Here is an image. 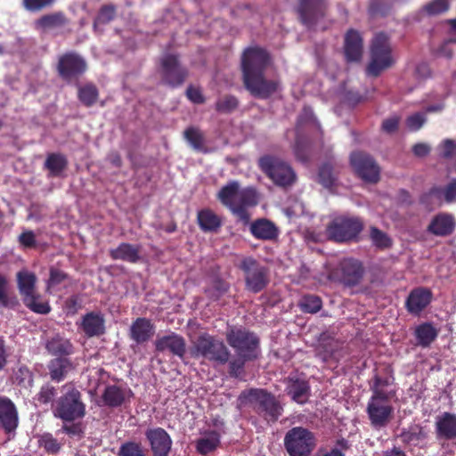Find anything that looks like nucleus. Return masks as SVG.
I'll return each instance as SVG.
<instances>
[{
    "label": "nucleus",
    "instance_id": "1",
    "mask_svg": "<svg viewBox=\"0 0 456 456\" xmlns=\"http://www.w3.org/2000/svg\"><path fill=\"white\" fill-rule=\"evenodd\" d=\"M237 182H230V210L243 226L249 225L251 235L261 240H275L280 234L277 225L267 218H258L250 223V209L259 202V195L253 188L239 191Z\"/></svg>",
    "mask_w": 456,
    "mask_h": 456
},
{
    "label": "nucleus",
    "instance_id": "2",
    "mask_svg": "<svg viewBox=\"0 0 456 456\" xmlns=\"http://www.w3.org/2000/svg\"><path fill=\"white\" fill-rule=\"evenodd\" d=\"M62 395L53 405V414L63 423H71L82 419L86 414V406L81 392L73 385L62 387Z\"/></svg>",
    "mask_w": 456,
    "mask_h": 456
},
{
    "label": "nucleus",
    "instance_id": "3",
    "mask_svg": "<svg viewBox=\"0 0 456 456\" xmlns=\"http://www.w3.org/2000/svg\"><path fill=\"white\" fill-rule=\"evenodd\" d=\"M240 405L249 404L267 421L274 422L281 415L282 407L275 397L263 389L244 391L239 397Z\"/></svg>",
    "mask_w": 456,
    "mask_h": 456
},
{
    "label": "nucleus",
    "instance_id": "4",
    "mask_svg": "<svg viewBox=\"0 0 456 456\" xmlns=\"http://www.w3.org/2000/svg\"><path fill=\"white\" fill-rule=\"evenodd\" d=\"M230 346H232L236 354L239 356L238 361L230 362V376H238L239 370L242 368L244 362L248 359L256 357L258 351L257 338L248 332L233 331L230 332Z\"/></svg>",
    "mask_w": 456,
    "mask_h": 456
},
{
    "label": "nucleus",
    "instance_id": "5",
    "mask_svg": "<svg viewBox=\"0 0 456 456\" xmlns=\"http://www.w3.org/2000/svg\"><path fill=\"white\" fill-rule=\"evenodd\" d=\"M158 73L161 84L172 88L183 85L189 77V70L182 64L179 54L170 53L159 59Z\"/></svg>",
    "mask_w": 456,
    "mask_h": 456
},
{
    "label": "nucleus",
    "instance_id": "6",
    "mask_svg": "<svg viewBox=\"0 0 456 456\" xmlns=\"http://www.w3.org/2000/svg\"><path fill=\"white\" fill-rule=\"evenodd\" d=\"M395 62L388 37L383 34L374 37L370 47V61L367 67V74L377 77Z\"/></svg>",
    "mask_w": 456,
    "mask_h": 456
},
{
    "label": "nucleus",
    "instance_id": "7",
    "mask_svg": "<svg viewBox=\"0 0 456 456\" xmlns=\"http://www.w3.org/2000/svg\"><path fill=\"white\" fill-rule=\"evenodd\" d=\"M284 446L289 456H309L316 446V438L309 429L295 427L286 433Z\"/></svg>",
    "mask_w": 456,
    "mask_h": 456
},
{
    "label": "nucleus",
    "instance_id": "8",
    "mask_svg": "<svg viewBox=\"0 0 456 456\" xmlns=\"http://www.w3.org/2000/svg\"><path fill=\"white\" fill-rule=\"evenodd\" d=\"M193 357H203L218 363L228 361V351L222 341L204 333L197 338L191 348Z\"/></svg>",
    "mask_w": 456,
    "mask_h": 456
},
{
    "label": "nucleus",
    "instance_id": "9",
    "mask_svg": "<svg viewBox=\"0 0 456 456\" xmlns=\"http://www.w3.org/2000/svg\"><path fill=\"white\" fill-rule=\"evenodd\" d=\"M259 167L275 184L282 187L291 186L297 179L292 167L279 158L264 156L259 161Z\"/></svg>",
    "mask_w": 456,
    "mask_h": 456
},
{
    "label": "nucleus",
    "instance_id": "10",
    "mask_svg": "<svg viewBox=\"0 0 456 456\" xmlns=\"http://www.w3.org/2000/svg\"><path fill=\"white\" fill-rule=\"evenodd\" d=\"M243 271L246 289L253 293H258L268 284V270L253 257H243L237 264Z\"/></svg>",
    "mask_w": 456,
    "mask_h": 456
},
{
    "label": "nucleus",
    "instance_id": "11",
    "mask_svg": "<svg viewBox=\"0 0 456 456\" xmlns=\"http://www.w3.org/2000/svg\"><path fill=\"white\" fill-rule=\"evenodd\" d=\"M362 226V223L358 218L338 216L328 225L327 235L330 240L338 242L349 241L358 236Z\"/></svg>",
    "mask_w": 456,
    "mask_h": 456
},
{
    "label": "nucleus",
    "instance_id": "12",
    "mask_svg": "<svg viewBox=\"0 0 456 456\" xmlns=\"http://www.w3.org/2000/svg\"><path fill=\"white\" fill-rule=\"evenodd\" d=\"M86 69L87 64L85 59L73 51L60 55L56 65L58 75L66 81L78 78Z\"/></svg>",
    "mask_w": 456,
    "mask_h": 456
},
{
    "label": "nucleus",
    "instance_id": "13",
    "mask_svg": "<svg viewBox=\"0 0 456 456\" xmlns=\"http://www.w3.org/2000/svg\"><path fill=\"white\" fill-rule=\"evenodd\" d=\"M269 64L270 56L265 50L260 47L246 49L242 56L243 78L264 73Z\"/></svg>",
    "mask_w": 456,
    "mask_h": 456
},
{
    "label": "nucleus",
    "instance_id": "14",
    "mask_svg": "<svg viewBox=\"0 0 456 456\" xmlns=\"http://www.w3.org/2000/svg\"><path fill=\"white\" fill-rule=\"evenodd\" d=\"M350 162L356 174L363 181L375 183L379 180L380 168L369 154L362 151L353 152Z\"/></svg>",
    "mask_w": 456,
    "mask_h": 456
},
{
    "label": "nucleus",
    "instance_id": "15",
    "mask_svg": "<svg viewBox=\"0 0 456 456\" xmlns=\"http://www.w3.org/2000/svg\"><path fill=\"white\" fill-rule=\"evenodd\" d=\"M244 84L253 96L260 99H267L281 90L278 78L267 79L264 73L244 79Z\"/></svg>",
    "mask_w": 456,
    "mask_h": 456
},
{
    "label": "nucleus",
    "instance_id": "16",
    "mask_svg": "<svg viewBox=\"0 0 456 456\" xmlns=\"http://www.w3.org/2000/svg\"><path fill=\"white\" fill-rule=\"evenodd\" d=\"M152 456H169L173 441L170 435L160 427L150 428L144 433Z\"/></svg>",
    "mask_w": 456,
    "mask_h": 456
},
{
    "label": "nucleus",
    "instance_id": "17",
    "mask_svg": "<svg viewBox=\"0 0 456 456\" xmlns=\"http://www.w3.org/2000/svg\"><path fill=\"white\" fill-rule=\"evenodd\" d=\"M19 425V413L14 403L0 395V429L7 435L13 433Z\"/></svg>",
    "mask_w": 456,
    "mask_h": 456
},
{
    "label": "nucleus",
    "instance_id": "18",
    "mask_svg": "<svg viewBox=\"0 0 456 456\" xmlns=\"http://www.w3.org/2000/svg\"><path fill=\"white\" fill-rule=\"evenodd\" d=\"M367 413L371 425L376 428H380L389 422L393 407L387 402L370 400L367 405Z\"/></svg>",
    "mask_w": 456,
    "mask_h": 456
},
{
    "label": "nucleus",
    "instance_id": "19",
    "mask_svg": "<svg viewBox=\"0 0 456 456\" xmlns=\"http://www.w3.org/2000/svg\"><path fill=\"white\" fill-rule=\"evenodd\" d=\"M155 349L158 352L168 351L183 359L186 353V342L181 335L171 332L155 340Z\"/></svg>",
    "mask_w": 456,
    "mask_h": 456
},
{
    "label": "nucleus",
    "instance_id": "20",
    "mask_svg": "<svg viewBox=\"0 0 456 456\" xmlns=\"http://www.w3.org/2000/svg\"><path fill=\"white\" fill-rule=\"evenodd\" d=\"M297 12L307 27L314 25L324 13V0H300Z\"/></svg>",
    "mask_w": 456,
    "mask_h": 456
},
{
    "label": "nucleus",
    "instance_id": "21",
    "mask_svg": "<svg viewBox=\"0 0 456 456\" xmlns=\"http://www.w3.org/2000/svg\"><path fill=\"white\" fill-rule=\"evenodd\" d=\"M133 396V392L130 388L122 387L117 385H109L105 387L102 400L105 406L110 408H118L129 401Z\"/></svg>",
    "mask_w": 456,
    "mask_h": 456
},
{
    "label": "nucleus",
    "instance_id": "22",
    "mask_svg": "<svg viewBox=\"0 0 456 456\" xmlns=\"http://www.w3.org/2000/svg\"><path fill=\"white\" fill-rule=\"evenodd\" d=\"M155 333V327L151 320L139 317L135 319L129 330V336L132 340L137 344L148 342Z\"/></svg>",
    "mask_w": 456,
    "mask_h": 456
},
{
    "label": "nucleus",
    "instance_id": "23",
    "mask_svg": "<svg viewBox=\"0 0 456 456\" xmlns=\"http://www.w3.org/2000/svg\"><path fill=\"white\" fill-rule=\"evenodd\" d=\"M81 329L87 338L99 337L105 333V320L101 313L90 312L82 317Z\"/></svg>",
    "mask_w": 456,
    "mask_h": 456
},
{
    "label": "nucleus",
    "instance_id": "24",
    "mask_svg": "<svg viewBox=\"0 0 456 456\" xmlns=\"http://www.w3.org/2000/svg\"><path fill=\"white\" fill-rule=\"evenodd\" d=\"M341 280L347 286L358 284L363 275L362 264L355 259L347 258L340 262Z\"/></svg>",
    "mask_w": 456,
    "mask_h": 456
},
{
    "label": "nucleus",
    "instance_id": "25",
    "mask_svg": "<svg viewBox=\"0 0 456 456\" xmlns=\"http://www.w3.org/2000/svg\"><path fill=\"white\" fill-rule=\"evenodd\" d=\"M141 246L122 242L117 248L109 250L112 260H120L130 264H136L141 260Z\"/></svg>",
    "mask_w": 456,
    "mask_h": 456
},
{
    "label": "nucleus",
    "instance_id": "26",
    "mask_svg": "<svg viewBox=\"0 0 456 456\" xmlns=\"http://www.w3.org/2000/svg\"><path fill=\"white\" fill-rule=\"evenodd\" d=\"M69 20L62 12H54L42 15L35 20V28L41 32L61 28L69 24Z\"/></svg>",
    "mask_w": 456,
    "mask_h": 456
},
{
    "label": "nucleus",
    "instance_id": "27",
    "mask_svg": "<svg viewBox=\"0 0 456 456\" xmlns=\"http://www.w3.org/2000/svg\"><path fill=\"white\" fill-rule=\"evenodd\" d=\"M344 49L347 61H361L363 52L362 39L356 30L351 29L346 33Z\"/></svg>",
    "mask_w": 456,
    "mask_h": 456
},
{
    "label": "nucleus",
    "instance_id": "28",
    "mask_svg": "<svg viewBox=\"0 0 456 456\" xmlns=\"http://www.w3.org/2000/svg\"><path fill=\"white\" fill-rule=\"evenodd\" d=\"M75 366L68 357H55L47 364L48 373L51 380L60 383L66 379L69 372L74 370Z\"/></svg>",
    "mask_w": 456,
    "mask_h": 456
},
{
    "label": "nucleus",
    "instance_id": "29",
    "mask_svg": "<svg viewBox=\"0 0 456 456\" xmlns=\"http://www.w3.org/2000/svg\"><path fill=\"white\" fill-rule=\"evenodd\" d=\"M431 292L423 288L413 289L407 297L406 307L412 314H419L431 301Z\"/></svg>",
    "mask_w": 456,
    "mask_h": 456
},
{
    "label": "nucleus",
    "instance_id": "30",
    "mask_svg": "<svg viewBox=\"0 0 456 456\" xmlns=\"http://www.w3.org/2000/svg\"><path fill=\"white\" fill-rule=\"evenodd\" d=\"M455 221L452 215L441 213L430 222L428 231L436 236H446L452 232Z\"/></svg>",
    "mask_w": 456,
    "mask_h": 456
},
{
    "label": "nucleus",
    "instance_id": "31",
    "mask_svg": "<svg viewBox=\"0 0 456 456\" xmlns=\"http://www.w3.org/2000/svg\"><path fill=\"white\" fill-rule=\"evenodd\" d=\"M197 223L203 232L216 233L222 226V218L213 210L204 208L198 211Z\"/></svg>",
    "mask_w": 456,
    "mask_h": 456
},
{
    "label": "nucleus",
    "instance_id": "32",
    "mask_svg": "<svg viewBox=\"0 0 456 456\" xmlns=\"http://www.w3.org/2000/svg\"><path fill=\"white\" fill-rule=\"evenodd\" d=\"M428 199H436L440 205L443 201L452 203L456 201V179L452 180L444 187H434L429 192L422 198L423 202H428Z\"/></svg>",
    "mask_w": 456,
    "mask_h": 456
},
{
    "label": "nucleus",
    "instance_id": "33",
    "mask_svg": "<svg viewBox=\"0 0 456 456\" xmlns=\"http://www.w3.org/2000/svg\"><path fill=\"white\" fill-rule=\"evenodd\" d=\"M47 352L56 357H68L74 353V346L68 339L60 335L49 338L45 344Z\"/></svg>",
    "mask_w": 456,
    "mask_h": 456
},
{
    "label": "nucleus",
    "instance_id": "34",
    "mask_svg": "<svg viewBox=\"0 0 456 456\" xmlns=\"http://www.w3.org/2000/svg\"><path fill=\"white\" fill-rule=\"evenodd\" d=\"M287 393L297 403H305L309 397V386L304 379L289 377L286 387Z\"/></svg>",
    "mask_w": 456,
    "mask_h": 456
},
{
    "label": "nucleus",
    "instance_id": "35",
    "mask_svg": "<svg viewBox=\"0 0 456 456\" xmlns=\"http://www.w3.org/2000/svg\"><path fill=\"white\" fill-rule=\"evenodd\" d=\"M17 286L20 296L27 298L37 293V275L28 270H21L16 274Z\"/></svg>",
    "mask_w": 456,
    "mask_h": 456
},
{
    "label": "nucleus",
    "instance_id": "36",
    "mask_svg": "<svg viewBox=\"0 0 456 456\" xmlns=\"http://www.w3.org/2000/svg\"><path fill=\"white\" fill-rule=\"evenodd\" d=\"M437 436L444 439L456 438V416L451 413H444L438 417L436 422Z\"/></svg>",
    "mask_w": 456,
    "mask_h": 456
},
{
    "label": "nucleus",
    "instance_id": "37",
    "mask_svg": "<svg viewBox=\"0 0 456 456\" xmlns=\"http://www.w3.org/2000/svg\"><path fill=\"white\" fill-rule=\"evenodd\" d=\"M220 445V435L216 431L206 432L195 441L196 452L207 455L214 452Z\"/></svg>",
    "mask_w": 456,
    "mask_h": 456
},
{
    "label": "nucleus",
    "instance_id": "38",
    "mask_svg": "<svg viewBox=\"0 0 456 456\" xmlns=\"http://www.w3.org/2000/svg\"><path fill=\"white\" fill-rule=\"evenodd\" d=\"M183 138L194 151L198 152H207L205 135L199 127H187L183 131Z\"/></svg>",
    "mask_w": 456,
    "mask_h": 456
},
{
    "label": "nucleus",
    "instance_id": "39",
    "mask_svg": "<svg viewBox=\"0 0 456 456\" xmlns=\"http://www.w3.org/2000/svg\"><path fill=\"white\" fill-rule=\"evenodd\" d=\"M438 330L428 322L419 325L415 330L418 344L422 346H429L437 337Z\"/></svg>",
    "mask_w": 456,
    "mask_h": 456
},
{
    "label": "nucleus",
    "instance_id": "40",
    "mask_svg": "<svg viewBox=\"0 0 456 456\" xmlns=\"http://www.w3.org/2000/svg\"><path fill=\"white\" fill-rule=\"evenodd\" d=\"M389 385L388 379H382L376 377L372 387V396L370 400H378L379 402H387L395 395L393 389H387L385 387Z\"/></svg>",
    "mask_w": 456,
    "mask_h": 456
},
{
    "label": "nucleus",
    "instance_id": "41",
    "mask_svg": "<svg viewBox=\"0 0 456 456\" xmlns=\"http://www.w3.org/2000/svg\"><path fill=\"white\" fill-rule=\"evenodd\" d=\"M68 166V160L65 156L60 153H51L47 156L45 167L53 176H58Z\"/></svg>",
    "mask_w": 456,
    "mask_h": 456
},
{
    "label": "nucleus",
    "instance_id": "42",
    "mask_svg": "<svg viewBox=\"0 0 456 456\" xmlns=\"http://www.w3.org/2000/svg\"><path fill=\"white\" fill-rule=\"evenodd\" d=\"M116 6L112 4H103L101 6L97 16L94 20V30L97 31L99 26L108 24L113 20L116 17Z\"/></svg>",
    "mask_w": 456,
    "mask_h": 456
},
{
    "label": "nucleus",
    "instance_id": "43",
    "mask_svg": "<svg viewBox=\"0 0 456 456\" xmlns=\"http://www.w3.org/2000/svg\"><path fill=\"white\" fill-rule=\"evenodd\" d=\"M24 305L32 312L39 314H47L51 311V306L47 301L41 300V295L35 293L34 295L23 298Z\"/></svg>",
    "mask_w": 456,
    "mask_h": 456
},
{
    "label": "nucleus",
    "instance_id": "44",
    "mask_svg": "<svg viewBox=\"0 0 456 456\" xmlns=\"http://www.w3.org/2000/svg\"><path fill=\"white\" fill-rule=\"evenodd\" d=\"M78 99L86 107L93 106L98 99L99 92L93 84H87L78 89Z\"/></svg>",
    "mask_w": 456,
    "mask_h": 456
},
{
    "label": "nucleus",
    "instance_id": "45",
    "mask_svg": "<svg viewBox=\"0 0 456 456\" xmlns=\"http://www.w3.org/2000/svg\"><path fill=\"white\" fill-rule=\"evenodd\" d=\"M117 456H148L144 448L140 443L128 441L123 443Z\"/></svg>",
    "mask_w": 456,
    "mask_h": 456
},
{
    "label": "nucleus",
    "instance_id": "46",
    "mask_svg": "<svg viewBox=\"0 0 456 456\" xmlns=\"http://www.w3.org/2000/svg\"><path fill=\"white\" fill-rule=\"evenodd\" d=\"M38 444L43 447L48 454H57L61 448V444L51 433H44L38 438Z\"/></svg>",
    "mask_w": 456,
    "mask_h": 456
},
{
    "label": "nucleus",
    "instance_id": "47",
    "mask_svg": "<svg viewBox=\"0 0 456 456\" xmlns=\"http://www.w3.org/2000/svg\"><path fill=\"white\" fill-rule=\"evenodd\" d=\"M13 383L21 387H28L33 384V374L30 370L25 366H20L13 373Z\"/></svg>",
    "mask_w": 456,
    "mask_h": 456
},
{
    "label": "nucleus",
    "instance_id": "48",
    "mask_svg": "<svg viewBox=\"0 0 456 456\" xmlns=\"http://www.w3.org/2000/svg\"><path fill=\"white\" fill-rule=\"evenodd\" d=\"M370 238L372 245L379 249L387 248L392 244L390 237L386 232L379 230L376 227L370 228Z\"/></svg>",
    "mask_w": 456,
    "mask_h": 456
},
{
    "label": "nucleus",
    "instance_id": "49",
    "mask_svg": "<svg viewBox=\"0 0 456 456\" xmlns=\"http://www.w3.org/2000/svg\"><path fill=\"white\" fill-rule=\"evenodd\" d=\"M69 278V274L64 271L51 266L49 269V278L46 281V291L61 284Z\"/></svg>",
    "mask_w": 456,
    "mask_h": 456
},
{
    "label": "nucleus",
    "instance_id": "50",
    "mask_svg": "<svg viewBox=\"0 0 456 456\" xmlns=\"http://www.w3.org/2000/svg\"><path fill=\"white\" fill-rule=\"evenodd\" d=\"M57 395V389L53 385L46 383L43 385L37 395V400L41 404H48L55 403L54 399Z\"/></svg>",
    "mask_w": 456,
    "mask_h": 456
},
{
    "label": "nucleus",
    "instance_id": "51",
    "mask_svg": "<svg viewBox=\"0 0 456 456\" xmlns=\"http://www.w3.org/2000/svg\"><path fill=\"white\" fill-rule=\"evenodd\" d=\"M299 305L302 311L315 314L322 308V300L317 296L309 295L301 299Z\"/></svg>",
    "mask_w": 456,
    "mask_h": 456
},
{
    "label": "nucleus",
    "instance_id": "52",
    "mask_svg": "<svg viewBox=\"0 0 456 456\" xmlns=\"http://www.w3.org/2000/svg\"><path fill=\"white\" fill-rule=\"evenodd\" d=\"M318 181L326 188H330L334 184L335 177L330 165L325 164L320 167Z\"/></svg>",
    "mask_w": 456,
    "mask_h": 456
},
{
    "label": "nucleus",
    "instance_id": "53",
    "mask_svg": "<svg viewBox=\"0 0 456 456\" xmlns=\"http://www.w3.org/2000/svg\"><path fill=\"white\" fill-rule=\"evenodd\" d=\"M447 0H433L423 8V11L428 15H437L448 10Z\"/></svg>",
    "mask_w": 456,
    "mask_h": 456
},
{
    "label": "nucleus",
    "instance_id": "54",
    "mask_svg": "<svg viewBox=\"0 0 456 456\" xmlns=\"http://www.w3.org/2000/svg\"><path fill=\"white\" fill-rule=\"evenodd\" d=\"M55 0H22L23 7L28 12H40L51 6Z\"/></svg>",
    "mask_w": 456,
    "mask_h": 456
},
{
    "label": "nucleus",
    "instance_id": "55",
    "mask_svg": "<svg viewBox=\"0 0 456 456\" xmlns=\"http://www.w3.org/2000/svg\"><path fill=\"white\" fill-rule=\"evenodd\" d=\"M412 75L418 84H420L422 81L429 77L430 69L427 63L420 62L416 65Z\"/></svg>",
    "mask_w": 456,
    "mask_h": 456
},
{
    "label": "nucleus",
    "instance_id": "56",
    "mask_svg": "<svg viewBox=\"0 0 456 456\" xmlns=\"http://www.w3.org/2000/svg\"><path fill=\"white\" fill-rule=\"evenodd\" d=\"M186 96L195 104H202L205 102V97L199 87L189 86L186 89Z\"/></svg>",
    "mask_w": 456,
    "mask_h": 456
},
{
    "label": "nucleus",
    "instance_id": "57",
    "mask_svg": "<svg viewBox=\"0 0 456 456\" xmlns=\"http://www.w3.org/2000/svg\"><path fill=\"white\" fill-rule=\"evenodd\" d=\"M426 121L425 115L423 113H415L407 118L406 124L410 130H419Z\"/></svg>",
    "mask_w": 456,
    "mask_h": 456
},
{
    "label": "nucleus",
    "instance_id": "58",
    "mask_svg": "<svg viewBox=\"0 0 456 456\" xmlns=\"http://www.w3.org/2000/svg\"><path fill=\"white\" fill-rule=\"evenodd\" d=\"M19 243L28 248H35L37 245L36 235L32 231L21 232L18 238Z\"/></svg>",
    "mask_w": 456,
    "mask_h": 456
},
{
    "label": "nucleus",
    "instance_id": "59",
    "mask_svg": "<svg viewBox=\"0 0 456 456\" xmlns=\"http://www.w3.org/2000/svg\"><path fill=\"white\" fill-rule=\"evenodd\" d=\"M61 431L70 436L81 437L84 434L82 424L80 422L75 423V421L71 425L64 423Z\"/></svg>",
    "mask_w": 456,
    "mask_h": 456
},
{
    "label": "nucleus",
    "instance_id": "60",
    "mask_svg": "<svg viewBox=\"0 0 456 456\" xmlns=\"http://www.w3.org/2000/svg\"><path fill=\"white\" fill-rule=\"evenodd\" d=\"M425 437L422 431L419 428L412 429L403 434V440L411 444H418Z\"/></svg>",
    "mask_w": 456,
    "mask_h": 456
},
{
    "label": "nucleus",
    "instance_id": "61",
    "mask_svg": "<svg viewBox=\"0 0 456 456\" xmlns=\"http://www.w3.org/2000/svg\"><path fill=\"white\" fill-rule=\"evenodd\" d=\"M311 123L316 126H319L318 123L315 120V118L314 116V112L311 108L305 107L303 110V112L299 116L298 118V125L303 126L305 124Z\"/></svg>",
    "mask_w": 456,
    "mask_h": 456
},
{
    "label": "nucleus",
    "instance_id": "62",
    "mask_svg": "<svg viewBox=\"0 0 456 456\" xmlns=\"http://www.w3.org/2000/svg\"><path fill=\"white\" fill-rule=\"evenodd\" d=\"M65 307L69 314H76L81 308V300L77 295H73L65 301Z\"/></svg>",
    "mask_w": 456,
    "mask_h": 456
},
{
    "label": "nucleus",
    "instance_id": "63",
    "mask_svg": "<svg viewBox=\"0 0 456 456\" xmlns=\"http://www.w3.org/2000/svg\"><path fill=\"white\" fill-rule=\"evenodd\" d=\"M456 151V143L452 140H445L440 145V155L444 158L452 157Z\"/></svg>",
    "mask_w": 456,
    "mask_h": 456
},
{
    "label": "nucleus",
    "instance_id": "64",
    "mask_svg": "<svg viewBox=\"0 0 456 456\" xmlns=\"http://www.w3.org/2000/svg\"><path fill=\"white\" fill-rule=\"evenodd\" d=\"M224 290V282L219 279H215L212 287L208 288L206 293L211 297L218 298Z\"/></svg>",
    "mask_w": 456,
    "mask_h": 456
}]
</instances>
